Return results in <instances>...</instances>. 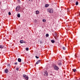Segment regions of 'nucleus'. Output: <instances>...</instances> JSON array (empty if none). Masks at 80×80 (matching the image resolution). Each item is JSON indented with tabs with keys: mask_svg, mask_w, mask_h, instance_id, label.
<instances>
[{
	"mask_svg": "<svg viewBox=\"0 0 80 80\" xmlns=\"http://www.w3.org/2000/svg\"><path fill=\"white\" fill-rule=\"evenodd\" d=\"M48 12H49V13H53V10L52 8L48 9Z\"/></svg>",
	"mask_w": 80,
	"mask_h": 80,
	"instance_id": "1",
	"label": "nucleus"
},
{
	"mask_svg": "<svg viewBox=\"0 0 80 80\" xmlns=\"http://www.w3.org/2000/svg\"><path fill=\"white\" fill-rule=\"evenodd\" d=\"M53 67H54V70H58L59 69V68H58L56 65H53Z\"/></svg>",
	"mask_w": 80,
	"mask_h": 80,
	"instance_id": "2",
	"label": "nucleus"
},
{
	"mask_svg": "<svg viewBox=\"0 0 80 80\" xmlns=\"http://www.w3.org/2000/svg\"><path fill=\"white\" fill-rule=\"evenodd\" d=\"M20 8V6H17L16 8V10H18Z\"/></svg>",
	"mask_w": 80,
	"mask_h": 80,
	"instance_id": "3",
	"label": "nucleus"
},
{
	"mask_svg": "<svg viewBox=\"0 0 80 80\" xmlns=\"http://www.w3.org/2000/svg\"><path fill=\"white\" fill-rule=\"evenodd\" d=\"M20 43H25L26 42L24 41L21 40L20 41Z\"/></svg>",
	"mask_w": 80,
	"mask_h": 80,
	"instance_id": "4",
	"label": "nucleus"
},
{
	"mask_svg": "<svg viewBox=\"0 0 80 80\" xmlns=\"http://www.w3.org/2000/svg\"><path fill=\"white\" fill-rule=\"evenodd\" d=\"M41 62V60H38L36 62V64L37 65L38 64V63H40Z\"/></svg>",
	"mask_w": 80,
	"mask_h": 80,
	"instance_id": "5",
	"label": "nucleus"
},
{
	"mask_svg": "<svg viewBox=\"0 0 80 80\" xmlns=\"http://www.w3.org/2000/svg\"><path fill=\"white\" fill-rule=\"evenodd\" d=\"M44 75H47V76H48V72H47V71H45V72H44Z\"/></svg>",
	"mask_w": 80,
	"mask_h": 80,
	"instance_id": "6",
	"label": "nucleus"
},
{
	"mask_svg": "<svg viewBox=\"0 0 80 80\" xmlns=\"http://www.w3.org/2000/svg\"><path fill=\"white\" fill-rule=\"evenodd\" d=\"M18 62H22V59L20 58H18Z\"/></svg>",
	"mask_w": 80,
	"mask_h": 80,
	"instance_id": "7",
	"label": "nucleus"
},
{
	"mask_svg": "<svg viewBox=\"0 0 80 80\" xmlns=\"http://www.w3.org/2000/svg\"><path fill=\"white\" fill-rule=\"evenodd\" d=\"M8 70L7 69H6L5 70V73H8Z\"/></svg>",
	"mask_w": 80,
	"mask_h": 80,
	"instance_id": "8",
	"label": "nucleus"
},
{
	"mask_svg": "<svg viewBox=\"0 0 80 80\" xmlns=\"http://www.w3.org/2000/svg\"><path fill=\"white\" fill-rule=\"evenodd\" d=\"M38 13H39V11L37 10L36 11V15H38Z\"/></svg>",
	"mask_w": 80,
	"mask_h": 80,
	"instance_id": "9",
	"label": "nucleus"
},
{
	"mask_svg": "<svg viewBox=\"0 0 80 80\" xmlns=\"http://www.w3.org/2000/svg\"><path fill=\"white\" fill-rule=\"evenodd\" d=\"M48 6H49V4H46L45 5V7H48Z\"/></svg>",
	"mask_w": 80,
	"mask_h": 80,
	"instance_id": "10",
	"label": "nucleus"
},
{
	"mask_svg": "<svg viewBox=\"0 0 80 80\" xmlns=\"http://www.w3.org/2000/svg\"><path fill=\"white\" fill-rule=\"evenodd\" d=\"M4 47H3V45H0V48H1L2 49V48H3Z\"/></svg>",
	"mask_w": 80,
	"mask_h": 80,
	"instance_id": "11",
	"label": "nucleus"
},
{
	"mask_svg": "<svg viewBox=\"0 0 80 80\" xmlns=\"http://www.w3.org/2000/svg\"><path fill=\"white\" fill-rule=\"evenodd\" d=\"M17 17L18 18H20V14L19 13H18L17 15Z\"/></svg>",
	"mask_w": 80,
	"mask_h": 80,
	"instance_id": "12",
	"label": "nucleus"
},
{
	"mask_svg": "<svg viewBox=\"0 0 80 80\" xmlns=\"http://www.w3.org/2000/svg\"><path fill=\"white\" fill-rule=\"evenodd\" d=\"M62 65V62H61V61H59L58 65Z\"/></svg>",
	"mask_w": 80,
	"mask_h": 80,
	"instance_id": "13",
	"label": "nucleus"
},
{
	"mask_svg": "<svg viewBox=\"0 0 80 80\" xmlns=\"http://www.w3.org/2000/svg\"><path fill=\"white\" fill-rule=\"evenodd\" d=\"M53 36H55V37H57V34L56 33H55L53 35Z\"/></svg>",
	"mask_w": 80,
	"mask_h": 80,
	"instance_id": "14",
	"label": "nucleus"
},
{
	"mask_svg": "<svg viewBox=\"0 0 80 80\" xmlns=\"http://www.w3.org/2000/svg\"><path fill=\"white\" fill-rule=\"evenodd\" d=\"M25 78V79H26V80H28V76H26V77Z\"/></svg>",
	"mask_w": 80,
	"mask_h": 80,
	"instance_id": "15",
	"label": "nucleus"
},
{
	"mask_svg": "<svg viewBox=\"0 0 80 80\" xmlns=\"http://www.w3.org/2000/svg\"><path fill=\"white\" fill-rule=\"evenodd\" d=\"M51 42L52 43H53L55 42V41L54 40H51Z\"/></svg>",
	"mask_w": 80,
	"mask_h": 80,
	"instance_id": "16",
	"label": "nucleus"
},
{
	"mask_svg": "<svg viewBox=\"0 0 80 80\" xmlns=\"http://www.w3.org/2000/svg\"><path fill=\"white\" fill-rule=\"evenodd\" d=\"M72 70L74 72H75V71H77V70H76L75 69H72Z\"/></svg>",
	"mask_w": 80,
	"mask_h": 80,
	"instance_id": "17",
	"label": "nucleus"
},
{
	"mask_svg": "<svg viewBox=\"0 0 80 80\" xmlns=\"http://www.w3.org/2000/svg\"><path fill=\"white\" fill-rule=\"evenodd\" d=\"M23 77L24 78H25L27 77V76L25 74H23Z\"/></svg>",
	"mask_w": 80,
	"mask_h": 80,
	"instance_id": "18",
	"label": "nucleus"
},
{
	"mask_svg": "<svg viewBox=\"0 0 80 80\" xmlns=\"http://www.w3.org/2000/svg\"><path fill=\"white\" fill-rule=\"evenodd\" d=\"M76 5H78V1L76 2Z\"/></svg>",
	"mask_w": 80,
	"mask_h": 80,
	"instance_id": "19",
	"label": "nucleus"
},
{
	"mask_svg": "<svg viewBox=\"0 0 80 80\" xmlns=\"http://www.w3.org/2000/svg\"><path fill=\"white\" fill-rule=\"evenodd\" d=\"M46 37H48L49 36V35L48 34H46Z\"/></svg>",
	"mask_w": 80,
	"mask_h": 80,
	"instance_id": "20",
	"label": "nucleus"
},
{
	"mask_svg": "<svg viewBox=\"0 0 80 80\" xmlns=\"http://www.w3.org/2000/svg\"><path fill=\"white\" fill-rule=\"evenodd\" d=\"M28 50H29V49L28 48H26V50L27 51H28Z\"/></svg>",
	"mask_w": 80,
	"mask_h": 80,
	"instance_id": "21",
	"label": "nucleus"
},
{
	"mask_svg": "<svg viewBox=\"0 0 80 80\" xmlns=\"http://www.w3.org/2000/svg\"><path fill=\"white\" fill-rule=\"evenodd\" d=\"M42 22H46V20L45 19H43Z\"/></svg>",
	"mask_w": 80,
	"mask_h": 80,
	"instance_id": "22",
	"label": "nucleus"
},
{
	"mask_svg": "<svg viewBox=\"0 0 80 80\" xmlns=\"http://www.w3.org/2000/svg\"><path fill=\"white\" fill-rule=\"evenodd\" d=\"M40 42L41 44H42V43H43V41H41Z\"/></svg>",
	"mask_w": 80,
	"mask_h": 80,
	"instance_id": "23",
	"label": "nucleus"
},
{
	"mask_svg": "<svg viewBox=\"0 0 80 80\" xmlns=\"http://www.w3.org/2000/svg\"><path fill=\"white\" fill-rule=\"evenodd\" d=\"M62 48L63 50H66V49H65V47H63Z\"/></svg>",
	"mask_w": 80,
	"mask_h": 80,
	"instance_id": "24",
	"label": "nucleus"
},
{
	"mask_svg": "<svg viewBox=\"0 0 80 80\" xmlns=\"http://www.w3.org/2000/svg\"><path fill=\"white\" fill-rule=\"evenodd\" d=\"M8 15H11V13L10 12H8Z\"/></svg>",
	"mask_w": 80,
	"mask_h": 80,
	"instance_id": "25",
	"label": "nucleus"
},
{
	"mask_svg": "<svg viewBox=\"0 0 80 80\" xmlns=\"http://www.w3.org/2000/svg\"><path fill=\"white\" fill-rule=\"evenodd\" d=\"M35 57L37 59H38L39 58V57H37V56H36Z\"/></svg>",
	"mask_w": 80,
	"mask_h": 80,
	"instance_id": "26",
	"label": "nucleus"
},
{
	"mask_svg": "<svg viewBox=\"0 0 80 80\" xmlns=\"http://www.w3.org/2000/svg\"><path fill=\"white\" fill-rule=\"evenodd\" d=\"M14 64L15 65H17V62H15L14 63Z\"/></svg>",
	"mask_w": 80,
	"mask_h": 80,
	"instance_id": "27",
	"label": "nucleus"
},
{
	"mask_svg": "<svg viewBox=\"0 0 80 80\" xmlns=\"http://www.w3.org/2000/svg\"><path fill=\"white\" fill-rule=\"evenodd\" d=\"M18 70H19V68H16V70L18 71Z\"/></svg>",
	"mask_w": 80,
	"mask_h": 80,
	"instance_id": "28",
	"label": "nucleus"
},
{
	"mask_svg": "<svg viewBox=\"0 0 80 80\" xmlns=\"http://www.w3.org/2000/svg\"><path fill=\"white\" fill-rule=\"evenodd\" d=\"M68 12H70V11H69V9H68Z\"/></svg>",
	"mask_w": 80,
	"mask_h": 80,
	"instance_id": "29",
	"label": "nucleus"
},
{
	"mask_svg": "<svg viewBox=\"0 0 80 80\" xmlns=\"http://www.w3.org/2000/svg\"><path fill=\"white\" fill-rule=\"evenodd\" d=\"M19 2H20V0H18Z\"/></svg>",
	"mask_w": 80,
	"mask_h": 80,
	"instance_id": "30",
	"label": "nucleus"
},
{
	"mask_svg": "<svg viewBox=\"0 0 80 80\" xmlns=\"http://www.w3.org/2000/svg\"><path fill=\"white\" fill-rule=\"evenodd\" d=\"M78 15H79V16H80V12H79V13Z\"/></svg>",
	"mask_w": 80,
	"mask_h": 80,
	"instance_id": "31",
	"label": "nucleus"
},
{
	"mask_svg": "<svg viewBox=\"0 0 80 80\" xmlns=\"http://www.w3.org/2000/svg\"><path fill=\"white\" fill-rule=\"evenodd\" d=\"M10 64H9L8 65V67H10Z\"/></svg>",
	"mask_w": 80,
	"mask_h": 80,
	"instance_id": "32",
	"label": "nucleus"
},
{
	"mask_svg": "<svg viewBox=\"0 0 80 80\" xmlns=\"http://www.w3.org/2000/svg\"><path fill=\"white\" fill-rule=\"evenodd\" d=\"M29 0V1H30V0Z\"/></svg>",
	"mask_w": 80,
	"mask_h": 80,
	"instance_id": "33",
	"label": "nucleus"
},
{
	"mask_svg": "<svg viewBox=\"0 0 80 80\" xmlns=\"http://www.w3.org/2000/svg\"><path fill=\"white\" fill-rule=\"evenodd\" d=\"M79 23H80V22H79Z\"/></svg>",
	"mask_w": 80,
	"mask_h": 80,
	"instance_id": "34",
	"label": "nucleus"
},
{
	"mask_svg": "<svg viewBox=\"0 0 80 80\" xmlns=\"http://www.w3.org/2000/svg\"><path fill=\"white\" fill-rule=\"evenodd\" d=\"M1 2H0V3H1Z\"/></svg>",
	"mask_w": 80,
	"mask_h": 80,
	"instance_id": "35",
	"label": "nucleus"
}]
</instances>
